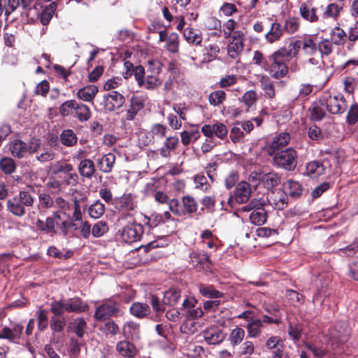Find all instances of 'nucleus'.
I'll return each mask as SVG.
<instances>
[{
    "label": "nucleus",
    "instance_id": "1",
    "mask_svg": "<svg viewBox=\"0 0 358 358\" xmlns=\"http://www.w3.org/2000/svg\"><path fill=\"white\" fill-rule=\"evenodd\" d=\"M34 192L35 189L32 186L20 191L17 195L8 199L7 210L16 217H23L26 214V208L31 207L34 203Z\"/></svg>",
    "mask_w": 358,
    "mask_h": 358
},
{
    "label": "nucleus",
    "instance_id": "2",
    "mask_svg": "<svg viewBox=\"0 0 358 358\" xmlns=\"http://www.w3.org/2000/svg\"><path fill=\"white\" fill-rule=\"evenodd\" d=\"M289 62L280 52L275 51L268 57V64L264 65V71L275 79L285 78L289 71L287 66V62Z\"/></svg>",
    "mask_w": 358,
    "mask_h": 358
},
{
    "label": "nucleus",
    "instance_id": "3",
    "mask_svg": "<svg viewBox=\"0 0 358 358\" xmlns=\"http://www.w3.org/2000/svg\"><path fill=\"white\" fill-rule=\"evenodd\" d=\"M273 164L287 171H293L297 165V152L292 148H287L272 155Z\"/></svg>",
    "mask_w": 358,
    "mask_h": 358
},
{
    "label": "nucleus",
    "instance_id": "4",
    "mask_svg": "<svg viewBox=\"0 0 358 358\" xmlns=\"http://www.w3.org/2000/svg\"><path fill=\"white\" fill-rule=\"evenodd\" d=\"M265 204L264 200L253 199L248 205L243 206L241 210L245 212L253 210L250 215V222L255 225H262L267 220L266 211L262 207Z\"/></svg>",
    "mask_w": 358,
    "mask_h": 358
},
{
    "label": "nucleus",
    "instance_id": "5",
    "mask_svg": "<svg viewBox=\"0 0 358 358\" xmlns=\"http://www.w3.org/2000/svg\"><path fill=\"white\" fill-rule=\"evenodd\" d=\"M120 304L113 299L103 301L99 305L94 312V317L96 320L103 321L112 317L121 315Z\"/></svg>",
    "mask_w": 358,
    "mask_h": 358
},
{
    "label": "nucleus",
    "instance_id": "6",
    "mask_svg": "<svg viewBox=\"0 0 358 358\" xmlns=\"http://www.w3.org/2000/svg\"><path fill=\"white\" fill-rule=\"evenodd\" d=\"M322 104L325 105L327 110L332 114L343 113L347 108V101L343 94L328 95L322 100Z\"/></svg>",
    "mask_w": 358,
    "mask_h": 358
},
{
    "label": "nucleus",
    "instance_id": "7",
    "mask_svg": "<svg viewBox=\"0 0 358 358\" xmlns=\"http://www.w3.org/2000/svg\"><path fill=\"white\" fill-rule=\"evenodd\" d=\"M143 234V225L134 222L127 224L122 228L121 238L125 243H131L139 241Z\"/></svg>",
    "mask_w": 358,
    "mask_h": 358
},
{
    "label": "nucleus",
    "instance_id": "8",
    "mask_svg": "<svg viewBox=\"0 0 358 358\" xmlns=\"http://www.w3.org/2000/svg\"><path fill=\"white\" fill-rule=\"evenodd\" d=\"M291 140L290 134L287 132H282L275 135L272 140L266 145V150L269 156L283 149L289 143Z\"/></svg>",
    "mask_w": 358,
    "mask_h": 358
},
{
    "label": "nucleus",
    "instance_id": "9",
    "mask_svg": "<svg viewBox=\"0 0 358 358\" xmlns=\"http://www.w3.org/2000/svg\"><path fill=\"white\" fill-rule=\"evenodd\" d=\"M245 36L243 31H236L230 38L227 45V54L232 59L238 58L243 52Z\"/></svg>",
    "mask_w": 358,
    "mask_h": 358
},
{
    "label": "nucleus",
    "instance_id": "10",
    "mask_svg": "<svg viewBox=\"0 0 358 358\" xmlns=\"http://www.w3.org/2000/svg\"><path fill=\"white\" fill-rule=\"evenodd\" d=\"M251 194V189L250 185L244 181L239 182L234 190L233 196L229 198L228 203L233 206L234 202L238 203H246Z\"/></svg>",
    "mask_w": 358,
    "mask_h": 358
},
{
    "label": "nucleus",
    "instance_id": "11",
    "mask_svg": "<svg viewBox=\"0 0 358 358\" xmlns=\"http://www.w3.org/2000/svg\"><path fill=\"white\" fill-rule=\"evenodd\" d=\"M259 181V185H262L267 189H271L278 186L281 181L280 176L275 172H269L266 173H255V176H252Z\"/></svg>",
    "mask_w": 358,
    "mask_h": 358
},
{
    "label": "nucleus",
    "instance_id": "12",
    "mask_svg": "<svg viewBox=\"0 0 358 358\" xmlns=\"http://www.w3.org/2000/svg\"><path fill=\"white\" fill-rule=\"evenodd\" d=\"M124 97L116 91H112L103 96L104 108L108 111H114L122 106Z\"/></svg>",
    "mask_w": 358,
    "mask_h": 358
},
{
    "label": "nucleus",
    "instance_id": "13",
    "mask_svg": "<svg viewBox=\"0 0 358 358\" xmlns=\"http://www.w3.org/2000/svg\"><path fill=\"white\" fill-rule=\"evenodd\" d=\"M201 132L206 137H212L214 136L220 139H224L228 133L227 127L220 122H217L213 124H204L201 127Z\"/></svg>",
    "mask_w": 358,
    "mask_h": 358
},
{
    "label": "nucleus",
    "instance_id": "14",
    "mask_svg": "<svg viewBox=\"0 0 358 358\" xmlns=\"http://www.w3.org/2000/svg\"><path fill=\"white\" fill-rule=\"evenodd\" d=\"M287 195L281 189L271 191L267 195V201L275 209L282 210L287 204Z\"/></svg>",
    "mask_w": 358,
    "mask_h": 358
},
{
    "label": "nucleus",
    "instance_id": "15",
    "mask_svg": "<svg viewBox=\"0 0 358 358\" xmlns=\"http://www.w3.org/2000/svg\"><path fill=\"white\" fill-rule=\"evenodd\" d=\"M116 208L126 212L135 210L137 206L136 196L131 193H124L115 201Z\"/></svg>",
    "mask_w": 358,
    "mask_h": 358
},
{
    "label": "nucleus",
    "instance_id": "16",
    "mask_svg": "<svg viewBox=\"0 0 358 358\" xmlns=\"http://www.w3.org/2000/svg\"><path fill=\"white\" fill-rule=\"evenodd\" d=\"M205 341L209 345L221 343L226 338V334L221 329L208 328L203 332Z\"/></svg>",
    "mask_w": 358,
    "mask_h": 358
},
{
    "label": "nucleus",
    "instance_id": "17",
    "mask_svg": "<svg viewBox=\"0 0 358 358\" xmlns=\"http://www.w3.org/2000/svg\"><path fill=\"white\" fill-rule=\"evenodd\" d=\"M301 48V41L296 39H291L287 47H282L276 51L280 52V54L289 61L296 57L299 54V50Z\"/></svg>",
    "mask_w": 358,
    "mask_h": 358
},
{
    "label": "nucleus",
    "instance_id": "18",
    "mask_svg": "<svg viewBox=\"0 0 358 358\" xmlns=\"http://www.w3.org/2000/svg\"><path fill=\"white\" fill-rule=\"evenodd\" d=\"M190 263L199 270L206 269L210 264V259L207 253L204 252H192L189 256Z\"/></svg>",
    "mask_w": 358,
    "mask_h": 358
},
{
    "label": "nucleus",
    "instance_id": "19",
    "mask_svg": "<svg viewBox=\"0 0 358 358\" xmlns=\"http://www.w3.org/2000/svg\"><path fill=\"white\" fill-rule=\"evenodd\" d=\"M285 31L282 24L278 22L271 23L270 29L265 34V40L272 44L281 39Z\"/></svg>",
    "mask_w": 358,
    "mask_h": 358
},
{
    "label": "nucleus",
    "instance_id": "20",
    "mask_svg": "<svg viewBox=\"0 0 358 358\" xmlns=\"http://www.w3.org/2000/svg\"><path fill=\"white\" fill-rule=\"evenodd\" d=\"M78 171L82 177L87 179H91L96 171L94 162L90 159L80 162Z\"/></svg>",
    "mask_w": 358,
    "mask_h": 358
},
{
    "label": "nucleus",
    "instance_id": "21",
    "mask_svg": "<svg viewBox=\"0 0 358 358\" xmlns=\"http://www.w3.org/2000/svg\"><path fill=\"white\" fill-rule=\"evenodd\" d=\"M117 352L120 356L132 358L137 352L136 348L134 344L127 341L118 342L115 348Z\"/></svg>",
    "mask_w": 358,
    "mask_h": 358
},
{
    "label": "nucleus",
    "instance_id": "22",
    "mask_svg": "<svg viewBox=\"0 0 358 358\" xmlns=\"http://www.w3.org/2000/svg\"><path fill=\"white\" fill-rule=\"evenodd\" d=\"M317 9L311 7L306 3H303L299 6V13L303 19L311 23L317 22L319 16L316 13Z\"/></svg>",
    "mask_w": 358,
    "mask_h": 358
},
{
    "label": "nucleus",
    "instance_id": "23",
    "mask_svg": "<svg viewBox=\"0 0 358 358\" xmlns=\"http://www.w3.org/2000/svg\"><path fill=\"white\" fill-rule=\"evenodd\" d=\"M115 162V156L113 153H108L103 155L101 159L97 161V164L99 170L104 173H108L112 171Z\"/></svg>",
    "mask_w": 358,
    "mask_h": 358
},
{
    "label": "nucleus",
    "instance_id": "24",
    "mask_svg": "<svg viewBox=\"0 0 358 358\" xmlns=\"http://www.w3.org/2000/svg\"><path fill=\"white\" fill-rule=\"evenodd\" d=\"M67 312L69 313H83L88 309V306L80 298L75 297L69 299L66 301Z\"/></svg>",
    "mask_w": 358,
    "mask_h": 358
},
{
    "label": "nucleus",
    "instance_id": "25",
    "mask_svg": "<svg viewBox=\"0 0 358 358\" xmlns=\"http://www.w3.org/2000/svg\"><path fill=\"white\" fill-rule=\"evenodd\" d=\"M98 92V87L94 85H89L80 88L77 92L76 96L83 101H92Z\"/></svg>",
    "mask_w": 358,
    "mask_h": 358
},
{
    "label": "nucleus",
    "instance_id": "26",
    "mask_svg": "<svg viewBox=\"0 0 358 358\" xmlns=\"http://www.w3.org/2000/svg\"><path fill=\"white\" fill-rule=\"evenodd\" d=\"M179 144V140L177 136H169L164 142L163 146L159 149V153L163 157L170 156L171 151L174 150Z\"/></svg>",
    "mask_w": 358,
    "mask_h": 358
},
{
    "label": "nucleus",
    "instance_id": "27",
    "mask_svg": "<svg viewBox=\"0 0 358 358\" xmlns=\"http://www.w3.org/2000/svg\"><path fill=\"white\" fill-rule=\"evenodd\" d=\"M9 150L14 157H23L27 152V144L21 140H14L9 143Z\"/></svg>",
    "mask_w": 358,
    "mask_h": 358
},
{
    "label": "nucleus",
    "instance_id": "28",
    "mask_svg": "<svg viewBox=\"0 0 358 358\" xmlns=\"http://www.w3.org/2000/svg\"><path fill=\"white\" fill-rule=\"evenodd\" d=\"M264 325L260 319H253L247 324L245 328L247 329L248 337L254 338L260 336Z\"/></svg>",
    "mask_w": 358,
    "mask_h": 358
},
{
    "label": "nucleus",
    "instance_id": "29",
    "mask_svg": "<svg viewBox=\"0 0 358 358\" xmlns=\"http://www.w3.org/2000/svg\"><path fill=\"white\" fill-rule=\"evenodd\" d=\"M130 313L132 315L138 318H143L150 313L149 306L144 303L135 302L130 307Z\"/></svg>",
    "mask_w": 358,
    "mask_h": 358
},
{
    "label": "nucleus",
    "instance_id": "30",
    "mask_svg": "<svg viewBox=\"0 0 358 358\" xmlns=\"http://www.w3.org/2000/svg\"><path fill=\"white\" fill-rule=\"evenodd\" d=\"M306 170L308 176L316 178L324 174L325 169L321 162L313 161L306 164Z\"/></svg>",
    "mask_w": 358,
    "mask_h": 358
},
{
    "label": "nucleus",
    "instance_id": "31",
    "mask_svg": "<svg viewBox=\"0 0 358 358\" xmlns=\"http://www.w3.org/2000/svg\"><path fill=\"white\" fill-rule=\"evenodd\" d=\"M140 328L139 325L132 321L124 323L122 327V334L127 339H134L138 338L139 336Z\"/></svg>",
    "mask_w": 358,
    "mask_h": 358
},
{
    "label": "nucleus",
    "instance_id": "32",
    "mask_svg": "<svg viewBox=\"0 0 358 358\" xmlns=\"http://www.w3.org/2000/svg\"><path fill=\"white\" fill-rule=\"evenodd\" d=\"M260 86L264 95L268 99L275 97V86L273 82L266 76H262L259 80Z\"/></svg>",
    "mask_w": 358,
    "mask_h": 358
},
{
    "label": "nucleus",
    "instance_id": "33",
    "mask_svg": "<svg viewBox=\"0 0 358 358\" xmlns=\"http://www.w3.org/2000/svg\"><path fill=\"white\" fill-rule=\"evenodd\" d=\"M183 36L187 42L194 45H200L202 42V36L200 31L187 27L183 31Z\"/></svg>",
    "mask_w": 358,
    "mask_h": 358
},
{
    "label": "nucleus",
    "instance_id": "34",
    "mask_svg": "<svg viewBox=\"0 0 358 358\" xmlns=\"http://www.w3.org/2000/svg\"><path fill=\"white\" fill-rule=\"evenodd\" d=\"M330 41L336 45H343L347 40L345 31L336 26L333 28L330 33Z\"/></svg>",
    "mask_w": 358,
    "mask_h": 358
},
{
    "label": "nucleus",
    "instance_id": "35",
    "mask_svg": "<svg viewBox=\"0 0 358 358\" xmlns=\"http://www.w3.org/2000/svg\"><path fill=\"white\" fill-rule=\"evenodd\" d=\"M245 336V332L243 329L236 327L233 329L229 335L228 340L232 347H236L241 343Z\"/></svg>",
    "mask_w": 358,
    "mask_h": 358
},
{
    "label": "nucleus",
    "instance_id": "36",
    "mask_svg": "<svg viewBox=\"0 0 358 358\" xmlns=\"http://www.w3.org/2000/svg\"><path fill=\"white\" fill-rule=\"evenodd\" d=\"M50 171L54 175L59 173H67L73 171V166L71 164L64 161H57L52 164L50 167Z\"/></svg>",
    "mask_w": 358,
    "mask_h": 358
},
{
    "label": "nucleus",
    "instance_id": "37",
    "mask_svg": "<svg viewBox=\"0 0 358 358\" xmlns=\"http://www.w3.org/2000/svg\"><path fill=\"white\" fill-rule=\"evenodd\" d=\"M56 8L57 3L55 2H52L43 9L42 13L40 15V22L43 25H47L49 24Z\"/></svg>",
    "mask_w": 358,
    "mask_h": 358
},
{
    "label": "nucleus",
    "instance_id": "38",
    "mask_svg": "<svg viewBox=\"0 0 358 358\" xmlns=\"http://www.w3.org/2000/svg\"><path fill=\"white\" fill-rule=\"evenodd\" d=\"M61 143L67 147H72L77 143L78 138L71 129H65L60 134Z\"/></svg>",
    "mask_w": 358,
    "mask_h": 358
},
{
    "label": "nucleus",
    "instance_id": "39",
    "mask_svg": "<svg viewBox=\"0 0 358 358\" xmlns=\"http://www.w3.org/2000/svg\"><path fill=\"white\" fill-rule=\"evenodd\" d=\"M301 26L300 19L297 17H292L285 20L283 29L289 34H293L299 31Z\"/></svg>",
    "mask_w": 358,
    "mask_h": 358
},
{
    "label": "nucleus",
    "instance_id": "40",
    "mask_svg": "<svg viewBox=\"0 0 358 358\" xmlns=\"http://www.w3.org/2000/svg\"><path fill=\"white\" fill-rule=\"evenodd\" d=\"M180 297V292L176 288H171L164 293L163 303L169 306H174Z\"/></svg>",
    "mask_w": 358,
    "mask_h": 358
},
{
    "label": "nucleus",
    "instance_id": "41",
    "mask_svg": "<svg viewBox=\"0 0 358 358\" xmlns=\"http://www.w3.org/2000/svg\"><path fill=\"white\" fill-rule=\"evenodd\" d=\"M181 201L185 213L193 214L196 212L198 203L193 196L189 195L184 196L182 197Z\"/></svg>",
    "mask_w": 358,
    "mask_h": 358
},
{
    "label": "nucleus",
    "instance_id": "42",
    "mask_svg": "<svg viewBox=\"0 0 358 358\" xmlns=\"http://www.w3.org/2000/svg\"><path fill=\"white\" fill-rule=\"evenodd\" d=\"M48 311L46 309H43L40 307L36 313L37 319V328L39 331H44L48 325Z\"/></svg>",
    "mask_w": 358,
    "mask_h": 358
},
{
    "label": "nucleus",
    "instance_id": "43",
    "mask_svg": "<svg viewBox=\"0 0 358 358\" xmlns=\"http://www.w3.org/2000/svg\"><path fill=\"white\" fill-rule=\"evenodd\" d=\"M199 289L201 294H202L204 297L217 299L224 296L222 292L215 289L212 285L206 286L205 285H200Z\"/></svg>",
    "mask_w": 358,
    "mask_h": 358
},
{
    "label": "nucleus",
    "instance_id": "44",
    "mask_svg": "<svg viewBox=\"0 0 358 358\" xmlns=\"http://www.w3.org/2000/svg\"><path fill=\"white\" fill-rule=\"evenodd\" d=\"M255 352V345L250 341H245L238 348L236 356L239 358L250 357Z\"/></svg>",
    "mask_w": 358,
    "mask_h": 358
},
{
    "label": "nucleus",
    "instance_id": "45",
    "mask_svg": "<svg viewBox=\"0 0 358 358\" xmlns=\"http://www.w3.org/2000/svg\"><path fill=\"white\" fill-rule=\"evenodd\" d=\"M301 46L303 51L306 55H313L317 52V45L315 40L310 36L305 37L303 39V41H301Z\"/></svg>",
    "mask_w": 358,
    "mask_h": 358
},
{
    "label": "nucleus",
    "instance_id": "46",
    "mask_svg": "<svg viewBox=\"0 0 358 358\" xmlns=\"http://www.w3.org/2000/svg\"><path fill=\"white\" fill-rule=\"evenodd\" d=\"M238 23L233 19H229L223 24V29L221 31L225 38H232L236 31H242L241 30H236Z\"/></svg>",
    "mask_w": 358,
    "mask_h": 358
},
{
    "label": "nucleus",
    "instance_id": "47",
    "mask_svg": "<svg viewBox=\"0 0 358 358\" xmlns=\"http://www.w3.org/2000/svg\"><path fill=\"white\" fill-rule=\"evenodd\" d=\"M105 209L104 204L96 201L88 208V213L92 218L98 219L103 215Z\"/></svg>",
    "mask_w": 358,
    "mask_h": 358
},
{
    "label": "nucleus",
    "instance_id": "48",
    "mask_svg": "<svg viewBox=\"0 0 358 358\" xmlns=\"http://www.w3.org/2000/svg\"><path fill=\"white\" fill-rule=\"evenodd\" d=\"M76 115L80 122H85L91 117V111L88 106L83 103L76 104Z\"/></svg>",
    "mask_w": 358,
    "mask_h": 358
},
{
    "label": "nucleus",
    "instance_id": "49",
    "mask_svg": "<svg viewBox=\"0 0 358 358\" xmlns=\"http://www.w3.org/2000/svg\"><path fill=\"white\" fill-rule=\"evenodd\" d=\"M341 9L342 8L338 4L334 3H330L326 7L324 11L322 13V17L323 20L329 17L335 20L340 15Z\"/></svg>",
    "mask_w": 358,
    "mask_h": 358
},
{
    "label": "nucleus",
    "instance_id": "50",
    "mask_svg": "<svg viewBox=\"0 0 358 358\" xmlns=\"http://www.w3.org/2000/svg\"><path fill=\"white\" fill-rule=\"evenodd\" d=\"M66 327V320L63 317H52L50 327L52 334L61 333Z\"/></svg>",
    "mask_w": 358,
    "mask_h": 358
},
{
    "label": "nucleus",
    "instance_id": "51",
    "mask_svg": "<svg viewBox=\"0 0 358 358\" xmlns=\"http://www.w3.org/2000/svg\"><path fill=\"white\" fill-rule=\"evenodd\" d=\"M38 208L50 209L54 207V199L47 193L42 192L38 194Z\"/></svg>",
    "mask_w": 358,
    "mask_h": 358
},
{
    "label": "nucleus",
    "instance_id": "52",
    "mask_svg": "<svg viewBox=\"0 0 358 358\" xmlns=\"http://www.w3.org/2000/svg\"><path fill=\"white\" fill-rule=\"evenodd\" d=\"M285 188L288 190L289 194L292 197H298L302 193L301 185L295 180H289L285 185Z\"/></svg>",
    "mask_w": 358,
    "mask_h": 358
},
{
    "label": "nucleus",
    "instance_id": "53",
    "mask_svg": "<svg viewBox=\"0 0 358 358\" xmlns=\"http://www.w3.org/2000/svg\"><path fill=\"white\" fill-rule=\"evenodd\" d=\"M226 99V93L222 90H216L211 92L208 96L210 105L218 106L223 103Z\"/></svg>",
    "mask_w": 358,
    "mask_h": 358
},
{
    "label": "nucleus",
    "instance_id": "54",
    "mask_svg": "<svg viewBox=\"0 0 358 358\" xmlns=\"http://www.w3.org/2000/svg\"><path fill=\"white\" fill-rule=\"evenodd\" d=\"M50 311L53 314L52 317H60L65 312H67L66 301H55L50 303Z\"/></svg>",
    "mask_w": 358,
    "mask_h": 358
},
{
    "label": "nucleus",
    "instance_id": "55",
    "mask_svg": "<svg viewBox=\"0 0 358 358\" xmlns=\"http://www.w3.org/2000/svg\"><path fill=\"white\" fill-rule=\"evenodd\" d=\"M179 36L176 33H171L167 38L166 49L173 53L178 52Z\"/></svg>",
    "mask_w": 358,
    "mask_h": 358
},
{
    "label": "nucleus",
    "instance_id": "56",
    "mask_svg": "<svg viewBox=\"0 0 358 358\" xmlns=\"http://www.w3.org/2000/svg\"><path fill=\"white\" fill-rule=\"evenodd\" d=\"M77 102L75 100H68L59 106V113L62 116L71 115L76 110Z\"/></svg>",
    "mask_w": 358,
    "mask_h": 358
},
{
    "label": "nucleus",
    "instance_id": "57",
    "mask_svg": "<svg viewBox=\"0 0 358 358\" xmlns=\"http://www.w3.org/2000/svg\"><path fill=\"white\" fill-rule=\"evenodd\" d=\"M15 164L13 159L4 157L0 161V168L6 174H10L15 170Z\"/></svg>",
    "mask_w": 358,
    "mask_h": 358
},
{
    "label": "nucleus",
    "instance_id": "58",
    "mask_svg": "<svg viewBox=\"0 0 358 358\" xmlns=\"http://www.w3.org/2000/svg\"><path fill=\"white\" fill-rule=\"evenodd\" d=\"M305 347L313 352L315 357H323L327 355L328 350L322 346H319L315 343L308 342L305 343Z\"/></svg>",
    "mask_w": 358,
    "mask_h": 358
},
{
    "label": "nucleus",
    "instance_id": "59",
    "mask_svg": "<svg viewBox=\"0 0 358 358\" xmlns=\"http://www.w3.org/2000/svg\"><path fill=\"white\" fill-rule=\"evenodd\" d=\"M169 205V210L175 215L182 217L185 215V211L184 209L180 207V202L178 199L173 198L169 200L167 203Z\"/></svg>",
    "mask_w": 358,
    "mask_h": 358
},
{
    "label": "nucleus",
    "instance_id": "60",
    "mask_svg": "<svg viewBox=\"0 0 358 358\" xmlns=\"http://www.w3.org/2000/svg\"><path fill=\"white\" fill-rule=\"evenodd\" d=\"M108 230L106 222L99 221L94 224L92 234L94 237L99 238L103 236Z\"/></svg>",
    "mask_w": 358,
    "mask_h": 358
},
{
    "label": "nucleus",
    "instance_id": "61",
    "mask_svg": "<svg viewBox=\"0 0 358 358\" xmlns=\"http://www.w3.org/2000/svg\"><path fill=\"white\" fill-rule=\"evenodd\" d=\"M73 327L75 334L79 337L82 338L87 328V323L83 318H77L73 322Z\"/></svg>",
    "mask_w": 358,
    "mask_h": 358
},
{
    "label": "nucleus",
    "instance_id": "62",
    "mask_svg": "<svg viewBox=\"0 0 358 358\" xmlns=\"http://www.w3.org/2000/svg\"><path fill=\"white\" fill-rule=\"evenodd\" d=\"M346 121L349 124L353 125L358 122V104H352L348 112Z\"/></svg>",
    "mask_w": 358,
    "mask_h": 358
},
{
    "label": "nucleus",
    "instance_id": "63",
    "mask_svg": "<svg viewBox=\"0 0 358 358\" xmlns=\"http://www.w3.org/2000/svg\"><path fill=\"white\" fill-rule=\"evenodd\" d=\"M333 43L329 39H324L317 44V49L322 55H329L333 51Z\"/></svg>",
    "mask_w": 358,
    "mask_h": 358
},
{
    "label": "nucleus",
    "instance_id": "64",
    "mask_svg": "<svg viewBox=\"0 0 358 358\" xmlns=\"http://www.w3.org/2000/svg\"><path fill=\"white\" fill-rule=\"evenodd\" d=\"M241 100L249 108L257 102V94L254 90H249L243 95Z\"/></svg>",
    "mask_w": 358,
    "mask_h": 358
}]
</instances>
